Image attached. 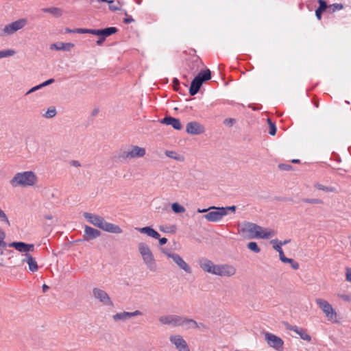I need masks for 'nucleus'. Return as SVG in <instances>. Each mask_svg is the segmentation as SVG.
<instances>
[{
  "label": "nucleus",
  "instance_id": "obj_14",
  "mask_svg": "<svg viewBox=\"0 0 351 351\" xmlns=\"http://www.w3.org/2000/svg\"><path fill=\"white\" fill-rule=\"evenodd\" d=\"M198 264L204 271L214 275L217 265L214 264L213 261L206 258H202L199 260Z\"/></svg>",
  "mask_w": 351,
  "mask_h": 351
},
{
  "label": "nucleus",
  "instance_id": "obj_21",
  "mask_svg": "<svg viewBox=\"0 0 351 351\" xmlns=\"http://www.w3.org/2000/svg\"><path fill=\"white\" fill-rule=\"evenodd\" d=\"M160 123L171 125L174 129L180 130L182 129V125L178 119L167 116L160 121Z\"/></svg>",
  "mask_w": 351,
  "mask_h": 351
},
{
  "label": "nucleus",
  "instance_id": "obj_60",
  "mask_svg": "<svg viewBox=\"0 0 351 351\" xmlns=\"http://www.w3.org/2000/svg\"><path fill=\"white\" fill-rule=\"evenodd\" d=\"M346 280L351 282V269H348L346 273Z\"/></svg>",
  "mask_w": 351,
  "mask_h": 351
},
{
  "label": "nucleus",
  "instance_id": "obj_64",
  "mask_svg": "<svg viewBox=\"0 0 351 351\" xmlns=\"http://www.w3.org/2000/svg\"><path fill=\"white\" fill-rule=\"evenodd\" d=\"M291 162L293 163H299L300 162V160L298 159H293L291 160Z\"/></svg>",
  "mask_w": 351,
  "mask_h": 351
},
{
  "label": "nucleus",
  "instance_id": "obj_28",
  "mask_svg": "<svg viewBox=\"0 0 351 351\" xmlns=\"http://www.w3.org/2000/svg\"><path fill=\"white\" fill-rule=\"evenodd\" d=\"M244 230L248 232L252 237L253 235L258 234V230H261V226L251 222H247L244 223Z\"/></svg>",
  "mask_w": 351,
  "mask_h": 351
},
{
  "label": "nucleus",
  "instance_id": "obj_39",
  "mask_svg": "<svg viewBox=\"0 0 351 351\" xmlns=\"http://www.w3.org/2000/svg\"><path fill=\"white\" fill-rule=\"evenodd\" d=\"M57 114V111L55 107H50L47 109L45 114L43 115L45 118L51 119L54 117Z\"/></svg>",
  "mask_w": 351,
  "mask_h": 351
},
{
  "label": "nucleus",
  "instance_id": "obj_18",
  "mask_svg": "<svg viewBox=\"0 0 351 351\" xmlns=\"http://www.w3.org/2000/svg\"><path fill=\"white\" fill-rule=\"evenodd\" d=\"M141 257L147 268L151 271H156L157 267L153 253L142 255Z\"/></svg>",
  "mask_w": 351,
  "mask_h": 351
},
{
  "label": "nucleus",
  "instance_id": "obj_63",
  "mask_svg": "<svg viewBox=\"0 0 351 351\" xmlns=\"http://www.w3.org/2000/svg\"><path fill=\"white\" fill-rule=\"evenodd\" d=\"M99 112L98 109H94L93 111V115H96Z\"/></svg>",
  "mask_w": 351,
  "mask_h": 351
},
{
  "label": "nucleus",
  "instance_id": "obj_61",
  "mask_svg": "<svg viewBox=\"0 0 351 351\" xmlns=\"http://www.w3.org/2000/svg\"><path fill=\"white\" fill-rule=\"evenodd\" d=\"M42 288H43V291L44 293L46 292L49 289V287L47 285H45V284H44L43 285Z\"/></svg>",
  "mask_w": 351,
  "mask_h": 351
},
{
  "label": "nucleus",
  "instance_id": "obj_4",
  "mask_svg": "<svg viewBox=\"0 0 351 351\" xmlns=\"http://www.w3.org/2000/svg\"><path fill=\"white\" fill-rule=\"evenodd\" d=\"M162 252L168 257L171 258L174 263L186 273L192 272L191 267L184 261V259L176 253L171 252L168 250H162Z\"/></svg>",
  "mask_w": 351,
  "mask_h": 351
},
{
  "label": "nucleus",
  "instance_id": "obj_16",
  "mask_svg": "<svg viewBox=\"0 0 351 351\" xmlns=\"http://www.w3.org/2000/svg\"><path fill=\"white\" fill-rule=\"evenodd\" d=\"M142 315H143L142 312L138 310L134 311L133 312L123 311V312L117 313L113 315L112 318H113L114 321H115V322H117L119 320L125 321L132 317L140 316Z\"/></svg>",
  "mask_w": 351,
  "mask_h": 351
},
{
  "label": "nucleus",
  "instance_id": "obj_44",
  "mask_svg": "<svg viewBox=\"0 0 351 351\" xmlns=\"http://www.w3.org/2000/svg\"><path fill=\"white\" fill-rule=\"evenodd\" d=\"M267 123H268L269 127V134H271V136H274L276 134V130H277L275 123H273L271 121V119H269V118L267 119Z\"/></svg>",
  "mask_w": 351,
  "mask_h": 351
},
{
  "label": "nucleus",
  "instance_id": "obj_50",
  "mask_svg": "<svg viewBox=\"0 0 351 351\" xmlns=\"http://www.w3.org/2000/svg\"><path fill=\"white\" fill-rule=\"evenodd\" d=\"M278 168L280 170L289 171V170L292 169L293 167L291 165H289V164H279L278 165Z\"/></svg>",
  "mask_w": 351,
  "mask_h": 351
},
{
  "label": "nucleus",
  "instance_id": "obj_51",
  "mask_svg": "<svg viewBox=\"0 0 351 351\" xmlns=\"http://www.w3.org/2000/svg\"><path fill=\"white\" fill-rule=\"evenodd\" d=\"M236 208H237V207L235 206L223 207V209H224V210L226 212V215H227L228 214L229 211L234 213L235 210H236Z\"/></svg>",
  "mask_w": 351,
  "mask_h": 351
},
{
  "label": "nucleus",
  "instance_id": "obj_52",
  "mask_svg": "<svg viewBox=\"0 0 351 351\" xmlns=\"http://www.w3.org/2000/svg\"><path fill=\"white\" fill-rule=\"evenodd\" d=\"M43 88V87H42V86H41V84H39V85H37V86H34L33 88H32L31 89H29V90L26 93V95H29V94H30V93H34V92H35V91H36V90H39V89H40V88Z\"/></svg>",
  "mask_w": 351,
  "mask_h": 351
},
{
  "label": "nucleus",
  "instance_id": "obj_42",
  "mask_svg": "<svg viewBox=\"0 0 351 351\" xmlns=\"http://www.w3.org/2000/svg\"><path fill=\"white\" fill-rule=\"evenodd\" d=\"M94 32H95L94 29H85V28H77V29H74L72 31L73 33L91 34H93Z\"/></svg>",
  "mask_w": 351,
  "mask_h": 351
},
{
  "label": "nucleus",
  "instance_id": "obj_9",
  "mask_svg": "<svg viewBox=\"0 0 351 351\" xmlns=\"http://www.w3.org/2000/svg\"><path fill=\"white\" fill-rule=\"evenodd\" d=\"M93 295L95 299L98 300L103 304L110 306H113V302L105 291L99 288H94L93 289Z\"/></svg>",
  "mask_w": 351,
  "mask_h": 351
},
{
  "label": "nucleus",
  "instance_id": "obj_40",
  "mask_svg": "<svg viewBox=\"0 0 351 351\" xmlns=\"http://www.w3.org/2000/svg\"><path fill=\"white\" fill-rule=\"evenodd\" d=\"M109 9L112 11L119 10L121 8V5L119 1H114L113 0L109 1Z\"/></svg>",
  "mask_w": 351,
  "mask_h": 351
},
{
  "label": "nucleus",
  "instance_id": "obj_37",
  "mask_svg": "<svg viewBox=\"0 0 351 351\" xmlns=\"http://www.w3.org/2000/svg\"><path fill=\"white\" fill-rule=\"evenodd\" d=\"M343 5L342 3H333L328 5V12L330 13H334L337 10L343 9Z\"/></svg>",
  "mask_w": 351,
  "mask_h": 351
},
{
  "label": "nucleus",
  "instance_id": "obj_58",
  "mask_svg": "<svg viewBox=\"0 0 351 351\" xmlns=\"http://www.w3.org/2000/svg\"><path fill=\"white\" fill-rule=\"evenodd\" d=\"M99 39L97 40L96 43L97 45H101L105 41L106 38H104V37H102V36H99Z\"/></svg>",
  "mask_w": 351,
  "mask_h": 351
},
{
  "label": "nucleus",
  "instance_id": "obj_6",
  "mask_svg": "<svg viewBox=\"0 0 351 351\" xmlns=\"http://www.w3.org/2000/svg\"><path fill=\"white\" fill-rule=\"evenodd\" d=\"M27 24V20L21 19L6 25L3 29L4 34L11 35L17 32L18 30L23 28Z\"/></svg>",
  "mask_w": 351,
  "mask_h": 351
},
{
  "label": "nucleus",
  "instance_id": "obj_56",
  "mask_svg": "<svg viewBox=\"0 0 351 351\" xmlns=\"http://www.w3.org/2000/svg\"><path fill=\"white\" fill-rule=\"evenodd\" d=\"M173 88L174 90H177L178 89V87H179V85H180V82L178 80V79L177 78H173Z\"/></svg>",
  "mask_w": 351,
  "mask_h": 351
},
{
  "label": "nucleus",
  "instance_id": "obj_57",
  "mask_svg": "<svg viewBox=\"0 0 351 351\" xmlns=\"http://www.w3.org/2000/svg\"><path fill=\"white\" fill-rule=\"evenodd\" d=\"M158 239L159 240V244L160 245H163L166 244L167 242V239L165 237L160 238V237L159 239Z\"/></svg>",
  "mask_w": 351,
  "mask_h": 351
},
{
  "label": "nucleus",
  "instance_id": "obj_32",
  "mask_svg": "<svg viewBox=\"0 0 351 351\" xmlns=\"http://www.w3.org/2000/svg\"><path fill=\"white\" fill-rule=\"evenodd\" d=\"M165 155L171 158H173L176 160L183 162L184 160V157L182 155H180L176 152L167 150L165 152Z\"/></svg>",
  "mask_w": 351,
  "mask_h": 351
},
{
  "label": "nucleus",
  "instance_id": "obj_2",
  "mask_svg": "<svg viewBox=\"0 0 351 351\" xmlns=\"http://www.w3.org/2000/svg\"><path fill=\"white\" fill-rule=\"evenodd\" d=\"M37 180L36 174L32 171H27L16 173L10 180V183L12 187H26L34 186Z\"/></svg>",
  "mask_w": 351,
  "mask_h": 351
},
{
  "label": "nucleus",
  "instance_id": "obj_62",
  "mask_svg": "<svg viewBox=\"0 0 351 351\" xmlns=\"http://www.w3.org/2000/svg\"><path fill=\"white\" fill-rule=\"evenodd\" d=\"M279 242H280V245H284L289 243L290 242V239L285 240L284 241H279Z\"/></svg>",
  "mask_w": 351,
  "mask_h": 351
},
{
  "label": "nucleus",
  "instance_id": "obj_22",
  "mask_svg": "<svg viewBox=\"0 0 351 351\" xmlns=\"http://www.w3.org/2000/svg\"><path fill=\"white\" fill-rule=\"evenodd\" d=\"M117 31L118 29L117 27H110L104 29H95L93 35L102 36L104 37V38H106V37L110 36L113 34H115Z\"/></svg>",
  "mask_w": 351,
  "mask_h": 351
},
{
  "label": "nucleus",
  "instance_id": "obj_15",
  "mask_svg": "<svg viewBox=\"0 0 351 351\" xmlns=\"http://www.w3.org/2000/svg\"><path fill=\"white\" fill-rule=\"evenodd\" d=\"M265 339L267 343L276 350H280L283 345V341L280 337L269 332L265 334Z\"/></svg>",
  "mask_w": 351,
  "mask_h": 351
},
{
  "label": "nucleus",
  "instance_id": "obj_10",
  "mask_svg": "<svg viewBox=\"0 0 351 351\" xmlns=\"http://www.w3.org/2000/svg\"><path fill=\"white\" fill-rule=\"evenodd\" d=\"M181 316L176 315H163L159 317V322L165 325L180 326Z\"/></svg>",
  "mask_w": 351,
  "mask_h": 351
},
{
  "label": "nucleus",
  "instance_id": "obj_34",
  "mask_svg": "<svg viewBox=\"0 0 351 351\" xmlns=\"http://www.w3.org/2000/svg\"><path fill=\"white\" fill-rule=\"evenodd\" d=\"M43 12L50 13L56 17H59L62 14L61 9L56 7L45 8L43 9Z\"/></svg>",
  "mask_w": 351,
  "mask_h": 351
},
{
  "label": "nucleus",
  "instance_id": "obj_41",
  "mask_svg": "<svg viewBox=\"0 0 351 351\" xmlns=\"http://www.w3.org/2000/svg\"><path fill=\"white\" fill-rule=\"evenodd\" d=\"M171 208L175 213H181L185 211V208L178 203H173Z\"/></svg>",
  "mask_w": 351,
  "mask_h": 351
},
{
  "label": "nucleus",
  "instance_id": "obj_53",
  "mask_svg": "<svg viewBox=\"0 0 351 351\" xmlns=\"http://www.w3.org/2000/svg\"><path fill=\"white\" fill-rule=\"evenodd\" d=\"M224 124L228 126H232L234 123L235 120L234 119H226L223 121Z\"/></svg>",
  "mask_w": 351,
  "mask_h": 351
},
{
  "label": "nucleus",
  "instance_id": "obj_47",
  "mask_svg": "<svg viewBox=\"0 0 351 351\" xmlns=\"http://www.w3.org/2000/svg\"><path fill=\"white\" fill-rule=\"evenodd\" d=\"M274 244V248L279 253V256H281V253H284L282 249V245H280V242L277 239H274L271 241Z\"/></svg>",
  "mask_w": 351,
  "mask_h": 351
},
{
  "label": "nucleus",
  "instance_id": "obj_25",
  "mask_svg": "<svg viewBox=\"0 0 351 351\" xmlns=\"http://www.w3.org/2000/svg\"><path fill=\"white\" fill-rule=\"evenodd\" d=\"M74 45L70 43H56L51 44L50 46L51 49H56L58 51H69Z\"/></svg>",
  "mask_w": 351,
  "mask_h": 351
},
{
  "label": "nucleus",
  "instance_id": "obj_45",
  "mask_svg": "<svg viewBox=\"0 0 351 351\" xmlns=\"http://www.w3.org/2000/svg\"><path fill=\"white\" fill-rule=\"evenodd\" d=\"M247 247L249 250L254 252V253H259L261 251V249L258 246L257 243L254 241L248 243Z\"/></svg>",
  "mask_w": 351,
  "mask_h": 351
},
{
  "label": "nucleus",
  "instance_id": "obj_8",
  "mask_svg": "<svg viewBox=\"0 0 351 351\" xmlns=\"http://www.w3.org/2000/svg\"><path fill=\"white\" fill-rule=\"evenodd\" d=\"M315 302L329 319H332L336 316V313L334 308L328 302L321 298H317L315 300Z\"/></svg>",
  "mask_w": 351,
  "mask_h": 351
},
{
  "label": "nucleus",
  "instance_id": "obj_3",
  "mask_svg": "<svg viewBox=\"0 0 351 351\" xmlns=\"http://www.w3.org/2000/svg\"><path fill=\"white\" fill-rule=\"evenodd\" d=\"M211 78V73L209 69L200 71L192 80L189 94L191 96L195 95L199 90L202 84Z\"/></svg>",
  "mask_w": 351,
  "mask_h": 351
},
{
  "label": "nucleus",
  "instance_id": "obj_19",
  "mask_svg": "<svg viewBox=\"0 0 351 351\" xmlns=\"http://www.w3.org/2000/svg\"><path fill=\"white\" fill-rule=\"evenodd\" d=\"M101 235V232L97 229H95L90 226H84V240L89 241L95 239L99 237Z\"/></svg>",
  "mask_w": 351,
  "mask_h": 351
},
{
  "label": "nucleus",
  "instance_id": "obj_36",
  "mask_svg": "<svg viewBox=\"0 0 351 351\" xmlns=\"http://www.w3.org/2000/svg\"><path fill=\"white\" fill-rule=\"evenodd\" d=\"M120 161H124L128 158H130V152L125 150H120L116 156Z\"/></svg>",
  "mask_w": 351,
  "mask_h": 351
},
{
  "label": "nucleus",
  "instance_id": "obj_55",
  "mask_svg": "<svg viewBox=\"0 0 351 351\" xmlns=\"http://www.w3.org/2000/svg\"><path fill=\"white\" fill-rule=\"evenodd\" d=\"M54 81H55V80H54V79H53V78L49 79V80H47V81H45V82H43V83L41 84V86H42V87L43 88V87L47 86H48V85H49V84H51L52 83H53V82H54Z\"/></svg>",
  "mask_w": 351,
  "mask_h": 351
},
{
  "label": "nucleus",
  "instance_id": "obj_29",
  "mask_svg": "<svg viewBox=\"0 0 351 351\" xmlns=\"http://www.w3.org/2000/svg\"><path fill=\"white\" fill-rule=\"evenodd\" d=\"M317 1L319 3V7L315 10V16L317 19L321 20L322 14L328 9V5L324 0H318Z\"/></svg>",
  "mask_w": 351,
  "mask_h": 351
},
{
  "label": "nucleus",
  "instance_id": "obj_46",
  "mask_svg": "<svg viewBox=\"0 0 351 351\" xmlns=\"http://www.w3.org/2000/svg\"><path fill=\"white\" fill-rule=\"evenodd\" d=\"M159 229L160 231H162L165 233H169V232L174 233V232H176V228L175 226H161L159 227Z\"/></svg>",
  "mask_w": 351,
  "mask_h": 351
},
{
  "label": "nucleus",
  "instance_id": "obj_48",
  "mask_svg": "<svg viewBox=\"0 0 351 351\" xmlns=\"http://www.w3.org/2000/svg\"><path fill=\"white\" fill-rule=\"evenodd\" d=\"M0 221L4 222L8 226H10V222L5 213V212L0 208Z\"/></svg>",
  "mask_w": 351,
  "mask_h": 351
},
{
  "label": "nucleus",
  "instance_id": "obj_17",
  "mask_svg": "<svg viewBox=\"0 0 351 351\" xmlns=\"http://www.w3.org/2000/svg\"><path fill=\"white\" fill-rule=\"evenodd\" d=\"M8 246L10 247H14L20 252H25V254L32 251L34 248V245L33 244H28L21 241L12 242L8 244Z\"/></svg>",
  "mask_w": 351,
  "mask_h": 351
},
{
  "label": "nucleus",
  "instance_id": "obj_24",
  "mask_svg": "<svg viewBox=\"0 0 351 351\" xmlns=\"http://www.w3.org/2000/svg\"><path fill=\"white\" fill-rule=\"evenodd\" d=\"M135 229L139 232L142 234H145L148 237H150L152 238L159 239L160 237V234L150 226H145L143 228H136Z\"/></svg>",
  "mask_w": 351,
  "mask_h": 351
},
{
  "label": "nucleus",
  "instance_id": "obj_11",
  "mask_svg": "<svg viewBox=\"0 0 351 351\" xmlns=\"http://www.w3.org/2000/svg\"><path fill=\"white\" fill-rule=\"evenodd\" d=\"M205 131L203 125L197 121H191L187 123L186 126V132L192 135H199Z\"/></svg>",
  "mask_w": 351,
  "mask_h": 351
},
{
  "label": "nucleus",
  "instance_id": "obj_20",
  "mask_svg": "<svg viewBox=\"0 0 351 351\" xmlns=\"http://www.w3.org/2000/svg\"><path fill=\"white\" fill-rule=\"evenodd\" d=\"M286 328L289 330H292L298 334L300 338L303 340L310 341L311 337L302 328H299L297 326H291L289 324H286Z\"/></svg>",
  "mask_w": 351,
  "mask_h": 351
},
{
  "label": "nucleus",
  "instance_id": "obj_49",
  "mask_svg": "<svg viewBox=\"0 0 351 351\" xmlns=\"http://www.w3.org/2000/svg\"><path fill=\"white\" fill-rule=\"evenodd\" d=\"M302 202H306V203H309V204H317L323 203V201L322 199H317V198H312V199L304 198L302 199Z\"/></svg>",
  "mask_w": 351,
  "mask_h": 351
},
{
  "label": "nucleus",
  "instance_id": "obj_35",
  "mask_svg": "<svg viewBox=\"0 0 351 351\" xmlns=\"http://www.w3.org/2000/svg\"><path fill=\"white\" fill-rule=\"evenodd\" d=\"M314 186L315 188L319 189V190H321V191H324L326 193H333V192H336V189L335 187H332V186H324L323 184H321L319 183H315L314 184Z\"/></svg>",
  "mask_w": 351,
  "mask_h": 351
},
{
  "label": "nucleus",
  "instance_id": "obj_30",
  "mask_svg": "<svg viewBox=\"0 0 351 351\" xmlns=\"http://www.w3.org/2000/svg\"><path fill=\"white\" fill-rule=\"evenodd\" d=\"M281 256H279L280 260L285 263H290L291 267L293 269H298L299 268V264L295 261L293 258H287L284 253H281Z\"/></svg>",
  "mask_w": 351,
  "mask_h": 351
},
{
  "label": "nucleus",
  "instance_id": "obj_23",
  "mask_svg": "<svg viewBox=\"0 0 351 351\" xmlns=\"http://www.w3.org/2000/svg\"><path fill=\"white\" fill-rule=\"evenodd\" d=\"M24 256H25V258L22 260V262L27 263L28 264L29 269L32 272L36 271L38 269V267L36 260L29 253L25 254Z\"/></svg>",
  "mask_w": 351,
  "mask_h": 351
},
{
  "label": "nucleus",
  "instance_id": "obj_7",
  "mask_svg": "<svg viewBox=\"0 0 351 351\" xmlns=\"http://www.w3.org/2000/svg\"><path fill=\"white\" fill-rule=\"evenodd\" d=\"M210 208L214 209L215 210L210 211L204 216V217L208 221L217 222L226 216V212L223 207H211Z\"/></svg>",
  "mask_w": 351,
  "mask_h": 351
},
{
  "label": "nucleus",
  "instance_id": "obj_5",
  "mask_svg": "<svg viewBox=\"0 0 351 351\" xmlns=\"http://www.w3.org/2000/svg\"><path fill=\"white\" fill-rule=\"evenodd\" d=\"M236 268L230 264H217L214 275L221 277H231L235 275Z\"/></svg>",
  "mask_w": 351,
  "mask_h": 351
},
{
  "label": "nucleus",
  "instance_id": "obj_13",
  "mask_svg": "<svg viewBox=\"0 0 351 351\" xmlns=\"http://www.w3.org/2000/svg\"><path fill=\"white\" fill-rule=\"evenodd\" d=\"M180 326H183L185 329L206 328L205 325L202 323H197L196 321L184 316H181Z\"/></svg>",
  "mask_w": 351,
  "mask_h": 351
},
{
  "label": "nucleus",
  "instance_id": "obj_26",
  "mask_svg": "<svg viewBox=\"0 0 351 351\" xmlns=\"http://www.w3.org/2000/svg\"><path fill=\"white\" fill-rule=\"evenodd\" d=\"M257 235H253L252 238H258L263 239H268L273 237L276 232L272 230L264 229L261 227V230H258Z\"/></svg>",
  "mask_w": 351,
  "mask_h": 351
},
{
  "label": "nucleus",
  "instance_id": "obj_38",
  "mask_svg": "<svg viewBox=\"0 0 351 351\" xmlns=\"http://www.w3.org/2000/svg\"><path fill=\"white\" fill-rule=\"evenodd\" d=\"M5 238V232L0 227V250L1 249H5L8 245V244H7L4 241Z\"/></svg>",
  "mask_w": 351,
  "mask_h": 351
},
{
  "label": "nucleus",
  "instance_id": "obj_54",
  "mask_svg": "<svg viewBox=\"0 0 351 351\" xmlns=\"http://www.w3.org/2000/svg\"><path fill=\"white\" fill-rule=\"evenodd\" d=\"M125 14V16H126V17L125 19H123V22L125 23L128 24V23H130L133 22L134 21L131 16L128 15L126 12Z\"/></svg>",
  "mask_w": 351,
  "mask_h": 351
},
{
  "label": "nucleus",
  "instance_id": "obj_31",
  "mask_svg": "<svg viewBox=\"0 0 351 351\" xmlns=\"http://www.w3.org/2000/svg\"><path fill=\"white\" fill-rule=\"evenodd\" d=\"M202 64V62L199 59L196 58L194 60L191 61L189 63V69L192 73H195L199 69V65Z\"/></svg>",
  "mask_w": 351,
  "mask_h": 351
},
{
  "label": "nucleus",
  "instance_id": "obj_43",
  "mask_svg": "<svg viewBox=\"0 0 351 351\" xmlns=\"http://www.w3.org/2000/svg\"><path fill=\"white\" fill-rule=\"evenodd\" d=\"M15 53V51L12 49L0 51V58L12 56H14Z\"/></svg>",
  "mask_w": 351,
  "mask_h": 351
},
{
  "label": "nucleus",
  "instance_id": "obj_1",
  "mask_svg": "<svg viewBox=\"0 0 351 351\" xmlns=\"http://www.w3.org/2000/svg\"><path fill=\"white\" fill-rule=\"evenodd\" d=\"M83 216L89 223L104 231L114 234H121L123 232L122 229L118 225L107 222L104 217L99 215L90 213H84Z\"/></svg>",
  "mask_w": 351,
  "mask_h": 351
},
{
  "label": "nucleus",
  "instance_id": "obj_33",
  "mask_svg": "<svg viewBox=\"0 0 351 351\" xmlns=\"http://www.w3.org/2000/svg\"><path fill=\"white\" fill-rule=\"evenodd\" d=\"M138 250L141 256L152 252L148 245L143 242H141L138 243Z\"/></svg>",
  "mask_w": 351,
  "mask_h": 351
},
{
  "label": "nucleus",
  "instance_id": "obj_12",
  "mask_svg": "<svg viewBox=\"0 0 351 351\" xmlns=\"http://www.w3.org/2000/svg\"><path fill=\"white\" fill-rule=\"evenodd\" d=\"M178 351H190L186 341L180 335H172L169 338Z\"/></svg>",
  "mask_w": 351,
  "mask_h": 351
},
{
  "label": "nucleus",
  "instance_id": "obj_59",
  "mask_svg": "<svg viewBox=\"0 0 351 351\" xmlns=\"http://www.w3.org/2000/svg\"><path fill=\"white\" fill-rule=\"evenodd\" d=\"M70 164L73 166V167H80V163L78 160H71L70 162Z\"/></svg>",
  "mask_w": 351,
  "mask_h": 351
},
{
  "label": "nucleus",
  "instance_id": "obj_27",
  "mask_svg": "<svg viewBox=\"0 0 351 351\" xmlns=\"http://www.w3.org/2000/svg\"><path fill=\"white\" fill-rule=\"evenodd\" d=\"M130 152V158H141L145 155L146 151L145 148L138 146H133Z\"/></svg>",
  "mask_w": 351,
  "mask_h": 351
}]
</instances>
